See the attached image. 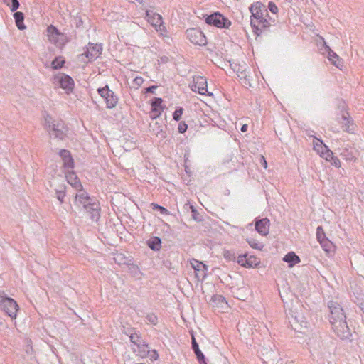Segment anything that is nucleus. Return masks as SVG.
Instances as JSON below:
<instances>
[{"mask_svg": "<svg viewBox=\"0 0 364 364\" xmlns=\"http://www.w3.org/2000/svg\"><path fill=\"white\" fill-rule=\"evenodd\" d=\"M249 10L251 13L250 25L255 35L267 34L277 29L276 20L269 16L267 9L262 3H253Z\"/></svg>", "mask_w": 364, "mask_h": 364, "instance_id": "f257e3e1", "label": "nucleus"}, {"mask_svg": "<svg viewBox=\"0 0 364 364\" xmlns=\"http://www.w3.org/2000/svg\"><path fill=\"white\" fill-rule=\"evenodd\" d=\"M330 311L328 316L332 328L341 339H348L351 336L350 328L346 323V316L343 307L336 301L328 302Z\"/></svg>", "mask_w": 364, "mask_h": 364, "instance_id": "f03ea898", "label": "nucleus"}, {"mask_svg": "<svg viewBox=\"0 0 364 364\" xmlns=\"http://www.w3.org/2000/svg\"><path fill=\"white\" fill-rule=\"evenodd\" d=\"M79 192L75 196V203L82 206L83 209L90 214L92 221L97 222L100 218V206L97 200L90 197L88 193L82 190L78 189Z\"/></svg>", "mask_w": 364, "mask_h": 364, "instance_id": "7ed1b4c3", "label": "nucleus"}, {"mask_svg": "<svg viewBox=\"0 0 364 364\" xmlns=\"http://www.w3.org/2000/svg\"><path fill=\"white\" fill-rule=\"evenodd\" d=\"M44 129L50 137L58 140H64L68 135V128L62 120L54 119L47 112H44Z\"/></svg>", "mask_w": 364, "mask_h": 364, "instance_id": "20e7f679", "label": "nucleus"}, {"mask_svg": "<svg viewBox=\"0 0 364 364\" xmlns=\"http://www.w3.org/2000/svg\"><path fill=\"white\" fill-rule=\"evenodd\" d=\"M203 18L207 24L218 28H229L232 25V22L218 11L211 14H203Z\"/></svg>", "mask_w": 364, "mask_h": 364, "instance_id": "39448f33", "label": "nucleus"}, {"mask_svg": "<svg viewBox=\"0 0 364 364\" xmlns=\"http://www.w3.org/2000/svg\"><path fill=\"white\" fill-rule=\"evenodd\" d=\"M0 309L11 318H16L18 305L15 300L0 290Z\"/></svg>", "mask_w": 364, "mask_h": 364, "instance_id": "423d86ee", "label": "nucleus"}, {"mask_svg": "<svg viewBox=\"0 0 364 364\" xmlns=\"http://www.w3.org/2000/svg\"><path fill=\"white\" fill-rule=\"evenodd\" d=\"M98 94L104 99L107 109H112L118 103V97L109 89L107 85L104 87L97 89Z\"/></svg>", "mask_w": 364, "mask_h": 364, "instance_id": "0eeeda50", "label": "nucleus"}, {"mask_svg": "<svg viewBox=\"0 0 364 364\" xmlns=\"http://www.w3.org/2000/svg\"><path fill=\"white\" fill-rule=\"evenodd\" d=\"M191 90L198 92L200 95H207L211 96L213 94L208 91L207 80L203 76H193V84L191 85Z\"/></svg>", "mask_w": 364, "mask_h": 364, "instance_id": "6e6552de", "label": "nucleus"}, {"mask_svg": "<svg viewBox=\"0 0 364 364\" xmlns=\"http://www.w3.org/2000/svg\"><path fill=\"white\" fill-rule=\"evenodd\" d=\"M187 38L193 44L200 46L207 44L206 37L204 33L199 29L191 28L186 31Z\"/></svg>", "mask_w": 364, "mask_h": 364, "instance_id": "1a4fd4ad", "label": "nucleus"}, {"mask_svg": "<svg viewBox=\"0 0 364 364\" xmlns=\"http://www.w3.org/2000/svg\"><path fill=\"white\" fill-rule=\"evenodd\" d=\"M289 319L292 328L296 331H301L307 327V322L302 314L292 311Z\"/></svg>", "mask_w": 364, "mask_h": 364, "instance_id": "9d476101", "label": "nucleus"}, {"mask_svg": "<svg viewBox=\"0 0 364 364\" xmlns=\"http://www.w3.org/2000/svg\"><path fill=\"white\" fill-rule=\"evenodd\" d=\"M102 51V48L100 44H94L89 43L88 47H87L86 50L81 55L82 56H85L89 62L94 61L97 58V57L101 55Z\"/></svg>", "mask_w": 364, "mask_h": 364, "instance_id": "9b49d317", "label": "nucleus"}, {"mask_svg": "<svg viewBox=\"0 0 364 364\" xmlns=\"http://www.w3.org/2000/svg\"><path fill=\"white\" fill-rule=\"evenodd\" d=\"M237 263L245 268L256 267L259 264V259L255 256H248L247 254L239 255Z\"/></svg>", "mask_w": 364, "mask_h": 364, "instance_id": "f8f14e48", "label": "nucleus"}, {"mask_svg": "<svg viewBox=\"0 0 364 364\" xmlns=\"http://www.w3.org/2000/svg\"><path fill=\"white\" fill-rule=\"evenodd\" d=\"M341 115V117H338V122L342 125L343 131L353 132L355 129L353 119L350 116L348 112H343Z\"/></svg>", "mask_w": 364, "mask_h": 364, "instance_id": "ddd939ff", "label": "nucleus"}, {"mask_svg": "<svg viewBox=\"0 0 364 364\" xmlns=\"http://www.w3.org/2000/svg\"><path fill=\"white\" fill-rule=\"evenodd\" d=\"M58 79V82L61 88L65 90L67 94L73 92L74 88V80L73 78L66 74H61L60 76L56 77Z\"/></svg>", "mask_w": 364, "mask_h": 364, "instance_id": "4468645a", "label": "nucleus"}, {"mask_svg": "<svg viewBox=\"0 0 364 364\" xmlns=\"http://www.w3.org/2000/svg\"><path fill=\"white\" fill-rule=\"evenodd\" d=\"M191 264L192 268L195 270L196 277L198 279L203 280L207 276L205 271L208 270V267L203 262L195 259H192Z\"/></svg>", "mask_w": 364, "mask_h": 364, "instance_id": "2eb2a0df", "label": "nucleus"}, {"mask_svg": "<svg viewBox=\"0 0 364 364\" xmlns=\"http://www.w3.org/2000/svg\"><path fill=\"white\" fill-rule=\"evenodd\" d=\"M59 156L63 161V167L65 169H73L74 168V160L70 151L61 149L59 151Z\"/></svg>", "mask_w": 364, "mask_h": 364, "instance_id": "dca6fc26", "label": "nucleus"}, {"mask_svg": "<svg viewBox=\"0 0 364 364\" xmlns=\"http://www.w3.org/2000/svg\"><path fill=\"white\" fill-rule=\"evenodd\" d=\"M255 230L262 235H267L269 230V220L267 218L255 220Z\"/></svg>", "mask_w": 364, "mask_h": 364, "instance_id": "f3484780", "label": "nucleus"}, {"mask_svg": "<svg viewBox=\"0 0 364 364\" xmlns=\"http://www.w3.org/2000/svg\"><path fill=\"white\" fill-rule=\"evenodd\" d=\"M47 33L50 41H53L55 44L63 45L64 43L59 42L58 37H64V35L53 25H50L47 27Z\"/></svg>", "mask_w": 364, "mask_h": 364, "instance_id": "a211bd4d", "label": "nucleus"}, {"mask_svg": "<svg viewBox=\"0 0 364 364\" xmlns=\"http://www.w3.org/2000/svg\"><path fill=\"white\" fill-rule=\"evenodd\" d=\"M191 346L192 350L194 352L199 364H207L205 362V357L204 354L202 353V351L200 350L199 345L197 343L194 336H192L191 338Z\"/></svg>", "mask_w": 364, "mask_h": 364, "instance_id": "6ab92c4d", "label": "nucleus"}, {"mask_svg": "<svg viewBox=\"0 0 364 364\" xmlns=\"http://www.w3.org/2000/svg\"><path fill=\"white\" fill-rule=\"evenodd\" d=\"M66 170L67 172L65 173V178L67 182L77 190H78L79 188H82V185L81 184L80 180L78 179L76 173L73 171H70L69 169Z\"/></svg>", "mask_w": 364, "mask_h": 364, "instance_id": "aec40b11", "label": "nucleus"}, {"mask_svg": "<svg viewBox=\"0 0 364 364\" xmlns=\"http://www.w3.org/2000/svg\"><path fill=\"white\" fill-rule=\"evenodd\" d=\"M150 131L154 135H156L160 140H162L166 137V132L163 129V124H160L156 122L153 124H150Z\"/></svg>", "mask_w": 364, "mask_h": 364, "instance_id": "412c9836", "label": "nucleus"}, {"mask_svg": "<svg viewBox=\"0 0 364 364\" xmlns=\"http://www.w3.org/2000/svg\"><path fill=\"white\" fill-rule=\"evenodd\" d=\"M323 43L326 51H328V60L331 61L332 63L337 68L342 66L343 62L342 60L339 58V56L334 51H333L328 46L326 45V42H324Z\"/></svg>", "mask_w": 364, "mask_h": 364, "instance_id": "4be33fe9", "label": "nucleus"}, {"mask_svg": "<svg viewBox=\"0 0 364 364\" xmlns=\"http://www.w3.org/2000/svg\"><path fill=\"white\" fill-rule=\"evenodd\" d=\"M146 16L147 21L154 27H157L159 23H162V16L156 13L153 12L151 10H146Z\"/></svg>", "mask_w": 364, "mask_h": 364, "instance_id": "5701e85b", "label": "nucleus"}, {"mask_svg": "<svg viewBox=\"0 0 364 364\" xmlns=\"http://www.w3.org/2000/svg\"><path fill=\"white\" fill-rule=\"evenodd\" d=\"M283 260L289 264L290 267L300 262V258L294 252H288L283 258Z\"/></svg>", "mask_w": 364, "mask_h": 364, "instance_id": "b1692460", "label": "nucleus"}, {"mask_svg": "<svg viewBox=\"0 0 364 364\" xmlns=\"http://www.w3.org/2000/svg\"><path fill=\"white\" fill-rule=\"evenodd\" d=\"M14 18L15 20L16 25L19 30H23L26 28L24 25V14L21 11H16L14 14Z\"/></svg>", "mask_w": 364, "mask_h": 364, "instance_id": "393cba45", "label": "nucleus"}, {"mask_svg": "<svg viewBox=\"0 0 364 364\" xmlns=\"http://www.w3.org/2000/svg\"><path fill=\"white\" fill-rule=\"evenodd\" d=\"M147 245L151 250L158 251L161 247V240L159 237H153L147 241Z\"/></svg>", "mask_w": 364, "mask_h": 364, "instance_id": "a878e982", "label": "nucleus"}, {"mask_svg": "<svg viewBox=\"0 0 364 364\" xmlns=\"http://www.w3.org/2000/svg\"><path fill=\"white\" fill-rule=\"evenodd\" d=\"M237 77L243 80V84L245 86H251L250 82V75L247 74L246 69L244 68L242 71H237Z\"/></svg>", "mask_w": 364, "mask_h": 364, "instance_id": "bb28decb", "label": "nucleus"}, {"mask_svg": "<svg viewBox=\"0 0 364 364\" xmlns=\"http://www.w3.org/2000/svg\"><path fill=\"white\" fill-rule=\"evenodd\" d=\"M65 60L63 57L58 56L55 58V59L51 63V67L54 70L60 69L65 64Z\"/></svg>", "mask_w": 364, "mask_h": 364, "instance_id": "cd10ccee", "label": "nucleus"}, {"mask_svg": "<svg viewBox=\"0 0 364 364\" xmlns=\"http://www.w3.org/2000/svg\"><path fill=\"white\" fill-rule=\"evenodd\" d=\"M59 181V178H55L53 179V184H50V187L53 188V191L54 192L55 191V190H60V191H66V186L65 184L63 182L61 183H58V181Z\"/></svg>", "mask_w": 364, "mask_h": 364, "instance_id": "c85d7f7f", "label": "nucleus"}, {"mask_svg": "<svg viewBox=\"0 0 364 364\" xmlns=\"http://www.w3.org/2000/svg\"><path fill=\"white\" fill-rule=\"evenodd\" d=\"M162 102H163V100L161 98L154 97L151 100V108H156V109H158L159 110V109L164 110V107L162 106Z\"/></svg>", "mask_w": 364, "mask_h": 364, "instance_id": "c756f323", "label": "nucleus"}, {"mask_svg": "<svg viewBox=\"0 0 364 364\" xmlns=\"http://www.w3.org/2000/svg\"><path fill=\"white\" fill-rule=\"evenodd\" d=\"M317 139V142H316L314 145V149L321 154V151H325L328 147L323 144V141L318 139Z\"/></svg>", "mask_w": 364, "mask_h": 364, "instance_id": "7c9ffc66", "label": "nucleus"}, {"mask_svg": "<svg viewBox=\"0 0 364 364\" xmlns=\"http://www.w3.org/2000/svg\"><path fill=\"white\" fill-rule=\"evenodd\" d=\"M319 243L321 244L324 251H326L327 253H330L332 251V248L333 247V243L328 239L321 241Z\"/></svg>", "mask_w": 364, "mask_h": 364, "instance_id": "2f4dec72", "label": "nucleus"}, {"mask_svg": "<svg viewBox=\"0 0 364 364\" xmlns=\"http://www.w3.org/2000/svg\"><path fill=\"white\" fill-rule=\"evenodd\" d=\"M190 208L191 210L192 213V218L198 222H200L203 220L202 215L197 211V210L195 208V207L192 205H190Z\"/></svg>", "mask_w": 364, "mask_h": 364, "instance_id": "473e14b6", "label": "nucleus"}, {"mask_svg": "<svg viewBox=\"0 0 364 364\" xmlns=\"http://www.w3.org/2000/svg\"><path fill=\"white\" fill-rule=\"evenodd\" d=\"M151 206L153 210H159L163 215H169V211L166 208H165L163 206L159 205L157 203H151Z\"/></svg>", "mask_w": 364, "mask_h": 364, "instance_id": "72a5a7b5", "label": "nucleus"}, {"mask_svg": "<svg viewBox=\"0 0 364 364\" xmlns=\"http://www.w3.org/2000/svg\"><path fill=\"white\" fill-rule=\"evenodd\" d=\"M223 255L227 261H234L236 258V256H235V254L234 253V252L228 250H224Z\"/></svg>", "mask_w": 364, "mask_h": 364, "instance_id": "f704fd0d", "label": "nucleus"}, {"mask_svg": "<svg viewBox=\"0 0 364 364\" xmlns=\"http://www.w3.org/2000/svg\"><path fill=\"white\" fill-rule=\"evenodd\" d=\"M129 338L131 342L136 345L138 347H140L141 346H144L143 344V341L137 334H131Z\"/></svg>", "mask_w": 364, "mask_h": 364, "instance_id": "c9c22d12", "label": "nucleus"}, {"mask_svg": "<svg viewBox=\"0 0 364 364\" xmlns=\"http://www.w3.org/2000/svg\"><path fill=\"white\" fill-rule=\"evenodd\" d=\"M247 242L251 247L256 250H261L264 247V245L262 243L259 242L255 239L247 240Z\"/></svg>", "mask_w": 364, "mask_h": 364, "instance_id": "e433bc0d", "label": "nucleus"}, {"mask_svg": "<svg viewBox=\"0 0 364 364\" xmlns=\"http://www.w3.org/2000/svg\"><path fill=\"white\" fill-rule=\"evenodd\" d=\"M316 237L318 242L327 239L323 228L321 226H318L316 229Z\"/></svg>", "mask_w": 364, "mask_h": 364, "instance_id": "4c0bfd02", "label": "nucleus"}, {"mask_svg": "<svg viewBox=\"0 0 364 364\" xmlns=\"http://www.w3.org/2000/svg\"><path fill=\"white\" fill-rule=\"evenodd\" d=\"M321 157L324 158L326 160L331 161V158L334 156L333 152L330 150L328 148L325 151H321Z\"/></svg>", "mask_w": 364, "mask_h": 364, "instance_id": "58836bf2", "label": "nucleus"}, {"mask_svg": "<svg viewBox=\"0 0 364 364\" xmlns=\"http://www.w3.org/2000/svg\"><path fill=\"white\" fill-rule=\"evenodd\" d=\"M146 320L152 325L156 326L158 323V317L154 313H149L146 316Z\"/></svg>", "mask_w": 364, "mask_h": 364, "instance_id": "ea45409f", "label": "nucleus"}, {"mask_svg": "<svg viewBox=\"0 0 364 364\" xmlns=\"http://www.w3.org/2000/svg\"><path fill=\"white\" fill-rule=\"evenodd\" d=\"M212 301L217 304H220L222 303L227 304L225 298L224 296H223L222 295H219V294L213 295L212 297Z\"/></svg>", "mask_w": 364, "mask_h": 364, "instance_id": "a19ab883", "label": "nucleus"}, {"mask_svg": "<svg viewBox=\"0 0 364 364\" xmlns=\"http://www.w3.org/2000/svg\"><path fill=\"white\" fill-rule=\"evenodd\" d=\"M66 191L55 190V195L60 204L64 202V198L65 196Z\"/></svg>", "mask_w": 364, "mask_h": 364, "instance_id": "79ce46f5", "label": "nucleus"}, {"mask_svg": "<svg viewBox=\"0 0 364 364\" xmlns=\"http://www.w3.org/2000/svg\"><path fill=\"white\" fill-rule=\"evenodd\" d=\"M183 111V109L182 107H178L173 113V119L178 122L181 118Z\"/></svg>", "mask_w": 364, "mask_h": 364, "instance_id": "37998d69", "label": "nucleus"}, {"mask_svg": "<svg viewBox=\"0 0 364 364\" xmlns=\"http://www.w3.org/2000/svg\"><path fill=\"white\" fill-rule=\"evenodd\" d=\"M162 111H163V109L159 110L158 109H156V108H151V112H150V117L152 119H156L161 115Z\"/></svg>", "mask_w": 364, "mask_h": 364, "instance_id": "c03bdc74", "label": "nucleus"}, {"mask_svg": "<svg viewBox=\"0 0 364 364\" xmlns=\"http://www.w3.org/2000/svg\"><path fill=\"white\" fill-rule=\"evenodd\" d=\"M338 109H340V112H341V114H342V113L343 112H348L347 111V106H346V104L344 101L343 100H339L338 101Z\"/></svg>", "mask_w": 364, "mask_h": 364, "instance_id": "a18cd8bd", "label": "nucleus"}, {"mask_svg": "<svg viewBox=\"0 0 364 364\" xmlns=\"http://www.w3.org/2000/svg\"><path fill=\"white\" fill-rule=\"evenodd\" d=\"M20 6L18 0H11L9 6L11 11H16Z\"/></svg>", "mask_w": 364, "mask_h": 364, "instance_id": "49530a36", "label": "nucleus"}, {"mask_svg": "<svg viewBox=\"0 0 364 364\" xmlns=\"http://www.w3.org/2000/svg\"><path fill=\"white\" fill-rule=\"evenodd\" d=\"M268 9L274 14H276L278 12V8L277 5L272 1L269 2Z\"/></svg>", "mask_w": 364, "mask_h": 364, "instance_id": "de8ad7c7", "label": "nucleus"}, {"mask_svg": "<svg viewBox=\"0 0 364 364\" xmlns=\"http://www.w3.org/2000/svg\"><path fill=\"white\" fill-rule=\"evenodd\" d=\"M144 82V79L141 77H136L133 80V85L136 86V88H139Z\"/></svg>", "mask_w": 364, "mask_h": 364, "instance_id": "09e8293b", "label": "nucleus"}, {"mask_svg": "<svg viewBox=\"0 0 364 364\" xmlns=\"http://www.w3.org/2000/svg\"><path fill=\"white\" fill-rule=\"evenodd\" d=\"M188 129V125L184 122H181L178 127V130L179 133H184Z\"/></svg>", "mask_w": 364, "mask_h": 364, "instance_id": "8fccbe9b", "label": "nucleus"}, {"mask_svg": "<svg viewBox=\"0 0 364 364\" xmlns=\"http://www.w3.org/2000/svg\"><path fill=\"white\" fill-rule=\"evenodd\" d=\"M331 163L333 166H334L336 168L341 167V161L336 156H333L331 160Z\"/></svg>", "mask_w": 364, "mask_h": 364, "instance_id": "3c124183", "label": "nucleus"}, {"mask_svg": "<svg viewBox=\"0 0 364 364\" xmlns=\"http://www.w3.org/2000/svg\"><path fill=\"white\" fill-rule=\"evenodd\" d=\"M125 258L123 257L122 254H118L117 255L116 257H114V259L117 262H118L119 264H126V261H122Z\"/></svg>", "mask_w": 364, "mask_h": 364, "instance_id": "603ef678", "label": "nucleus"}, {"mask_svg": "<svg viewBox=\"0 0 364 364\" xmlns=\"http://www.w3.org/2000/svg\"><path fill=\"white\" fill-rule=\"evenodd\" d=\"M157 87H158L156 85H151L149 87L145 88L144 93H154V91Z\"/></svg>", "mask_w": 364, "mask_h": 364, "instance_id": "864d4df0", "label": "nucleus"}, {"mask_svg": "<svg viewBox=\"0 0 364 364\" xmlns=\"http://www.w3.org/2000/svg\"><path fill=\"white\" fill-rule=\"evenodd\" d=\"M156 31H160V32H165L166 31V27L164 25V23H159V25H157V27H155Z\"/></svg>", "mask_w": 364, "mask_h": 364, "instance_id": "5fc2aeb1", "label": "nucleus"}, {"mask_svg": "<svg viewBox=\"0 0 364 364\" xmlns=\"http://www.w3.org/2000/svg\"><path fill=\"white\" fill-rule=\"evenodd\" d=\"M261 161H262V164L263 166V167L264 168H267V163L264 159V157L263 156H261Z\"/></svg>", "mask_w": 364, "mask_h": 364, "instance_id": "6e6d98bb", "label": "nucleus"}, {"mask_svg": "<svg viewBox=\"0 0 364 364\" xmlns=\"http://www.w3.org/2000/svg\"><path fill=\"white\" fill-rule=\"evenodd\" d=\"M247 130V124H243L241 127V131L242 132H245Z\"/></svg>", "mask_w": 364, "mask_h": 364, "instance_id": "4d7b16f0", "label": "nucleus"}, {"mask_svg": "<svg viewBox=\"0 0 364 364\" xmlns=\"http://www.w3.org/2000/svg\"><path fill=\"white\" fill-rule=\"evenodd\" d=\"M11 0H3V2L6 4L8 6H10Z\"/></svg>", "mask_w": 364, "mask_h": 364, "instance_id": "13d9d810", "label": "nucleus"}, {"mask_svg": "<svg viewBox=\"0 0 364 364\" xmlns=\"http://www.w3.org/2000/svg\"><path fill=\"white\" fill-rule=\"evenodd\" d=\"M82 23V21L80 18V19L76 22V26H77V27H79Z\"/></svg>", "mask_w": 364, "mask_h": 364, "instance_id": "bf43d9fd", "label": "nucleus"}, {"mask_svg": "<svg viewBox=\"0 0 364 364\" xmlns=\"http://www.w3.org/2000/svg\"><path fill=\"white\" fill-rule=\"evenodd\" d=\"M245 68H243V66H241V65H238V69L236 70L237 71H242Z\"/></svg>", "mask_w": 364, "mask_h": 364, "instance_id": "052dcab7", "label": "nucleus"}, {"mask_svg": "<svg viewBox=\"0 0 364 364\" xmlns=\"http://www.w3.org/2000/svg\"><path fill=\"white\" fill-rule=\"evenodd\" d=\"M277 364H284V363H283L282 360L279 358V359L277 360Z\"/></svg>", "mask_w": 364, "mask_h": 364, "instance_id": "680f3d73", "label": "nucleus"}, {"mask_svg": "<svg viewBox=\"0 0 364 364\" xmlns=\"http://www.w3.org/2000/svg\"><path fill=\"white\" fill-rule=\"evenodd\" d=\"M264 364H267V362H266V361H264Z\"/></svg>", "mask_w": 364, "mask_h": 364, "instance_id": "e2e57ef3", "label": "nucleus"}]
</instances>
